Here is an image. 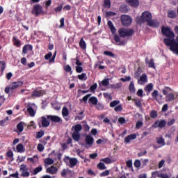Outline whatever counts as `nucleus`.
Wrapping results in <instances>:
<instances>
[{
	"label": "nucleus",
	"instance_id": "obj_1",
	"mask_svg": "<svg viewBox=\"0 0 178 178\" xmlns=\"http://www.w3.org/2000/svg\"><path fill=\"white\" fill-rule=\"evenodd\" d=\"M163 42L166 47H170V51L178 55V35L176 38L172 39H164Z\"/></svg>",
	"mask_w": 178,
	"mask_h": 178
},
{
	"label": "nucleus",
	"instance_id": "obj_2",
	"mask_svg": "<svg viewBox=\"0 0 178 178\" xmlns=\"http://www.w3.org/2000/svg\"><path fill=\"white\" fill-rule=\"evenodd\" d=\"M83 130V126L81 124H77L72 126V131H74L72 134V137L74 141H80V131Z\"/></svg>",
	"mask_w": 178,
	"mask_h": 178
},
{
	"label": "nucleus",
	"instance_id": "obj_3",
	"mask_svg": "<svg viewBox=\"0 0 178 178\" xmlns=\"http://www.w3.org/2000/svg\"><path fill=\"white\" fill-rule=\"evenodd\" d=\"M152 19V14L148 11H145L142 13L140 17H136L137 23L142 24V23L149 22Z\"/></svg>",
	"mask_w": 178,
	"mask_h": 178
},
{
	"label": "nucleus",
	"instance_id": "obj_4",
	"mask_svg": "<svg viewBox=\"0 0 178 178\" xmlns=\"http://www.w3.org/2000/svg\"><path fill=\"white\" fill-rule=\"evenodd\" d=\"M161 33L163 35L167 37L166 38H164V40H173V38L176 37L173 31L170 30V28L168 26H162Z\"/></svg>",
	"mask_w": 178,
	"mask_h": 178
},
{
	"label": "nucleus",
	"instance_id": "obj_5",
	"mask_svg": "<svg viewBox=\"0 0 178 178\" xmlns=\"http://www.w3.org/2000/svg\"><path fill=\"white\" fill-rule=\"evenodd\" d=\"M119 36L122 38H126V37H131L134 34V29H129L126 28H120L118 30Z\"/></svg>",
	"mask_w": 178,
	"mask_h": 178
},
{
	"label": "nucleus",
	"instance_id": "obj_6",
	"mask_svg": "<svg viewBox=\"0 0 178 178\" xmlns=\"http://www.w3.org/2000/svg\"><path fill=\"white\" fill-rule=\"evenodd\" d=\"M32 15H34L35 17L40 16V15H47V12L44 11L42 6L40 4H35L32 9Z\"/></svg>",
	"mask_w": 178,
	"mask_h": 178
},
{
	"label": "nucleus",
	"instance_id": "obj_7",
	"mask_svg": "<svg viewBox=\"0 0 178 178\" xmlns=\"http://www.w3.org/2000/svg\"><path fill=\"white\" fill-rule=\"evenodd\" d=\"M120 19H121V24L124 27H129V26H130L133 22L131 17L127 15H122L120 17Z\"/></svg>",
	"mask_w": 178,
	"mask_h": 178
},
{
	"label": "nucleus",
	"instance_id": "obj_8",
	"mask_svg": "<svg viewBox=\"0 0 178 178\" xmlns=\"http://www.w3.org/2000/svg\"><path fill=\"white\" fill-rule=\"evenodd\" d=\"M22 177H30V172H29V168L25 164H22L19 167Z\"/></svg>",
	"mask_w": 178,
	"mask_h": 178
},
{
	"label": "nucleus",
	"instance_id": "obj_9",
	"mask_svg": "<svg viewBox=\"0 0 178 178\" xmlns=\"http://www.w3.org/2000/svg\"><path fill=\"white\" fill-rule=\"evenodd\" d=\"M64 162L66 163H67V162H70V168H74V166H76L79 163V161L74 157L70 158L69 156H65L64 158Z\"/></svg>",
	"mask_w": 178,
	"mask_h": 178
},
{
	"label": "nucleus",
	"instance_id": "obj_10",
	"mask_svg": "<svg viewBox=\"0 0 178 178\" xmlns=\"http://www.w3.org/2000/svg\"><path fill=\"white\" fill-rule=\"evenodd\" d=\"M47 120H49L53 123H62V122H63L62 118L58 115H47Z\"/></svg>",
	"mask_w": 178,
	"mask_h": 178
},
{
	"label": "nucleus",
	"instance_id": "obj_11",
	"mask_svg": "<svg viewBox=\"0 0 178 178\" xmlns=\"http://www.w3.org/2000/svg\"><path fill=\"white\" fill-rule=\"evenodd\" d=\"M51 124L49 121L47 120V118L45 116H42L40 118V121L38 122V126L40 128L41 127H48Z\"/></svg>",
	"mask_w": 178,
	"mask_h": 178
},
{
	"label": "nucleus",
	"instance_id": "obj_12",
	"mask_svg": "<svg viewBox=\"0 0 178 178\" xmlns=\"http://www.w3.org/2000/svg\"><path fill=\"white\" fill-rule=\"evenodd\" d=\"M166 126V121L165 120H157L152 125V127L154 129H158L159 127L160 129H163Z\"/></svg>",
	"mask_w": 178,
	"mask_h": 178
},
{
	"label": "nucleus",
	"instance_id": "obj_13",
	"mask_svg": "<svg viewBox=\"0 0 178 178\" xmlns=\"http://www.w3.org/2000/svg\"><path fill=\"white\" fill-rule=\"evenodd\" d=\"M85 143L86 145H88V146H86V148H90L92 147V145H94V138L90 135H87L85 137Z\"/></svg>",
	"mask_w": 178,
	"mask_h": 178
},
{
	"label": "nucleus",
	"instance_id": "obj_14",
	"mask_svg": "<svg viewBox=\"0 0 178 178\" xmlns=\"http://www.w3.org/2000/svg\"><path fill=\"white\" fill-rule=\"evenodd\" d=\"M44 92H45V91H44L43 90H40L38 88H36L32 92L31 97H33V98H34V97L35 98H39L40 97H42V95H44Z\"/></svg>",
	"mask_w": 178,
	"mask_h": 178
},
{
	"label": "nucleus",
	"instance_id": "obj_15",
	"mask_svg": "<svg viewBox=\"0 0 178 178\" xmlns=\"http://www.w3.org/2000/svg\"><path fill=\"white\" fill-rule=\"evenodd\" d=\"M152 97L155 99L157 102H159L161 99H162V95L159 94V92L157 90H154L152 93Z\"/></svg>",
	"mask_w": 178,
	"mask_h": 178
},
{
	"label": "nucleus",
	"instance_id": "obj_16",
	"mask_svg": "<svg viewBox=\"0 0 178 178\" xmlns=\"http://www.w3.org/2000/svg\"><path fill=\"white\" fill-rule=\"evenodd\" d=\"M114 41L116 42V45H126V40L120 39V36L118 34L114 35Z\"/></svg>",
	"mask_w": 178,
	"mask_h": 178
},
{
	"label": "nucleus",
	"instance_id": "obj_17",
	"mask_svg": "<svg viewBox=\"0 0 178 178\" xmlns=\"http://www.w3.org/2000/svg\"><path fill=\"white\" fill-rule=\"evenodd\" d=\"M127 3L131 6L132 8H138L140 6L139 0H126Z\"/></svg>",
	"mask_w": 178,
	"mask_h": 178
},
{
	"label": "nucleus",
	"instance_id": "obj_18",
	"mask_svg": "<svg viewBox=\"0 0 178 178\" xmlns=\"http://www.w3.org/2000/svg\"><path fill=\"white\" fill-rule=\"evenodd\" d=\"M136 138H137V134H130L124 138V143L125 144H129L130 141H131V140H136Z\"/></svg>",
	"mask_w": 178,
	"mask_h": 178
},
{
	"label": "nucleus",
	"instance_id": "obj_19",
	"mask_svg": "<svg viewBox=\"0 0 178 178\" xmlns=\"http://www.w3.org/2000/svg\"><path fill=\"white\" fill-rule=\"evenodd\" d=\"M46 173H49V175H56L58 173V168L51 165L47 168Z\"/></svg>",
	"mask_w": 178,
	"mask_h": 178
},
{
	"label": "nucleus",
	"instance_id": "obj_20",
	"mask_svg": "<svg viewBox=\"0 0 178 178\" xmlns=\"http://www.w3.org/2000/svg\"><path fill=\"white\" fill-rule=\"evenodd\" d=\"M23 86V81H18L17 82H13L10 85V90H17L19 87H22Z\"/></svg>",
	"mask_w": 178,
	"mask_h": 178
},
{
	"label": "nucleus",
	"instance_id": "obj_21",
	"mask_svg": "<svg viewBox=\"0 0 178 178\" xmlns=\"http://www.w3.org/2000/svg\"><path fill=\"white\" fill-rule=\"evenodd\" d=\"M167 16L169 19H176L177 17V13H176V10H168Z\"/></svg>",
	"mask_w": 178,
	"mask_h": 178
},
{
	"label": "nucleus",
	"instance_id": "obj_22",
	"mask_svg": "<svg viewBox=\"0 0 178 178\" xmlns=\"http://www.w3.org/2000/svg\"><path fill=\"white\" fill-rule=\"evenodd\" d=\"M159 22H158V20L156 19H150L148 22H147V26H149V27H159Z\"/></svg>",
	"mask_w": 178,
	"mask_h": 178
},
{
	"label": "nucleus",
	"instance_id": "obj_23",
	"mask_svg": "<svg viewBox=\"0 0 178 178\" xmlns=\"http://www.w3.org/2000/svg\"><path fill=\"white\" fill-rule=\"evenodd\" d=\"M28 51H33V45L31 44H25L22 48V54L27 55L29 54Z\"/></svg>",
	"mask_w": 178,
	"mask_h": 178
},
{
	"label": "nucleus",
	"instance_id": "obj_24",
	"mask_svg": "<svg viewBox=\"0 0 178 178\" xmlns=\"http://www.w3.org/2000/svg\"><path fill=\"white\" fill-rule=\"evenodd\" d=\"M13 42L15 47H17V48H20L22 47V42L16 36L13 37Z\"/></svg>",
	"mask_w": 178,
	"mask_h": 178
},
{
	"label": "nucleus",
	"instance_id": "obj_25",
	"mask_svg": "<svg viewBox=\"0 0 178 178\" xmlns=\"http://www.w3.org/2000/svg\"><path fill=\"white\" fill-rule=\"evenodd\" d=\"M119 10L121 13H129V7L126 4H122L120 6Z\"/></svg>",
	"mask_w": 178,
	"mask_h": 178
},
{
	"label": "nucleus",
	"instance_id": "obj_26",
	"mask_svg": "<svg viewBox=\"0 0 178 178\" xmlns=\"http://www.w3.org/2000/svg\"><path fill=\"white\" fill-rule=\"evenodd\" d=\"M145 63L146 65H148L149 67H151L152 69H155V63L154 62V58L150 59V61H149L148 58H147L145 59Z\"/></svg>",
	"mask_w": 178,
	"mask_h": 178
},
{
	"label": "nucleus",
	"instance_id": "obj_27",
	"mask_svg": "<svg viewBox=\"0 0 178 178\" xmlns=\"http://www.w3.org/2000/svg\"><path fill=\"white\" fill-rule=\"evenodd\" d=\"M107 24H108L111 33H113V34H115L116 33V28H115V26H113V23L112 22V21H108Z\"/></svg>",
	"mask_w": 178,
	"mask_h": 178
},
{
	"label": "nucleus",
	"instance_id": "obj_28",
	"mask_svg": "<svg viewBox=\"0 0 178 178\" xmlns=\"http://www.w3.org/2000/svg\"><path fill=\"white\" fill-rule=\"evenodd\" d=\"M148 81V76H147V74H143L140 77V79L138 80V83H147Z\"/></svg>",
	"mask_w": 178,
	"mask_h": 178
},
{
	"label": "nucleus",
	"instance_id": "obj_29",
	"mask_svg": "<svg viewBox=\"0 0 178 178\" xmlns=\"http://www.w3.org/2000/svg\"><path fill=\"white\" fill-rule=\"evenodd\" d=\"M79 47L81 49H87V44L86 43V41H84V39L83 38H81L79 41Z\"/></svg>",
	"mask_w": 178,
	"mask_h": 178
},
{
	"label": "nucleus",
	"instance_id": "obj_30",
	"mask_svg": "<svg viewBox=\"0 0 178 178\" xmlns=\"http://www.w3.org/2000/svg\"><path fill=\"white\" fill-rule=\"evenodd\" d=\"M16 148H17V152H19L20 154L26 151L24 146L22 143L18 144Z\"/></svg>",
	"mask_w": 178,
	"mask_h": 178
},
{
	"label": "nucleus",
	"instance_id": "obj_31",
	"mask_svg": "<svg viewBox=\"0 0 178 178\" xmlns=\"http://www.w3.org/2000/svg\"><path fill=\"white\" fill-rule=\"evenodd\" d=\"M99 86H103V87H108L109 86V79H104L102 82H99Z\"/></svg>",
	"mask_w": 178,
	"mask_h": 178
},
{
	"label": "nucleus",
	"instance_id": "obj_32",
	"mask_svg": "<svg viewBox=\"0 0 178 178\" xmlns=\"http://www.w3.org/2000/svg\"><path fill=\"white\" fill-rule=\"evenodd\" d=\"M175 99V95L173 93H170L165 97L166 102H172Z\"/></svg>",
	"mask_w": 178,
	"mask_h": 178
},
{
	"label": "nucleus",
	"instance_id": "obj_33",
	"mask_svg": "<svg viewBox=\"0 0 178 178\" xmlns=\"http://www.w3.org/2000/svg\"><path fill=\"white\" fill-rule=\"evenodd\" d=\"M129 92H131V94H134V92H136V88H134V81L130 82V84L129 86Z\"/></svg>",
	"mask_w": 178,
	"mask_h": 178
},
{
	"label": "nucleus",
	"instance_id": "obj_34",
	"mask_svg": "<svg viewBox=\"0 0 178 178\" xmlns=\"http://www.w3.org/2000/svg\"><path fill=\"white\" fill-rule=\"evenodd\" d=\"M152 90H154V84L152 83H148L145 88V91H147L148 94H149Z\"/></svg>",
	"mask_w": 178,
	"mask_h": 178
},
{
	"label": "nucleus",
	"instance_id": "obj_35",
	"mask_svg": "<svg viewBox=\"0 0 178 178\" xmlns=\"http://www.w3.org/2000/svg\"><path fill=\"white\" fill-rule=\"evenodd\" d=\"M89 102L92 105H97L98 104V99L95 97H91L89 98Z\"/></svg>",
	"mask_w": 178,
	"mask_h": 178
},
{
	"label": "nucleus",
	"instance_id": "obj_36",
	"mask_svg": "<svg viewBox=\"0 0 178 178\" xmlns=\"http://www.w3.org/2000/svg\"><path fill=\"white\" fill-rule=\"evenodd\" d=\"M44 166H47V165H54V159L51 158H46L44 159Z\"/></svg>",
	"mask_w": 178,
	"mask_h": 178
},
{
	"label": "nucleus",
	"instance_id": "obj_37",
	"mask_svg": "<svg viewBox=\"0 0 178 178\" xmlns=\"http://www.w3.org/2000/svg\"><path fill=\"white\" fill-rule=\"evenodd\" d=\"M42 171V166L39 165L38 167H36L35 169L33 170V175H38L40 172Z\"/></svg>",
	"mask_w": 178,
	"mask_h": 178
},
{
	"label": "nucleus",
	"instance_id": "obj_38",
	"mask_svg": "<svg viewBox=\"0 0 178 178\" xmlns=\"http://www.w3.org/2000/svg\"><path fill=\"white\" fill-rule=\"evenodd\" d=\"M97 168L99 170H105V169H106V167L105 166V163H104L103 162H99V163H97Z\"/></svg>",
	"mask_w": 178,
	"mask_h": 178
},
{
	"label": "nucleus",
	"instance_id": "obj_39",
	"mask_svg": "<svg viewBox=\"0 0 178 178\" xmlns=\"http://www.w3.org/2000/svg\"><path fill=\"white\" fill-rule=\"evenodd\" d=\"M8 122H9V117H6L5 119L1 120L0 121V126L5 127V125L8 124Z\"/></svg>",
	"mask_w": 178,
	"mask_h": 178
},
{
	"label": "nucleus",
	"instance_id": "obj_40",
	"mask_svg": "<svg viewBox=\"0 0 178 178\" xmlns=\"http://www.w3.org/2000/svg\"><path fill=\"white\" fill-rule=\"evenodd\" d=\"M0 68L1 73H3V72H5V69H6V63H5L4 60L0 61Z\"/></svg>",
	"mask_w": 178,
	"mask_h": 178
},
{
	"label": "nucleus",
	"instance_id": "obj_41",
	"mask_svg": "<svg viewBox=\"0 0 178 178\" xmlns=\"http://www.w3.org/2000/svg\"><path fill=\"white\" fill-rule=\"evenodd\" d=\"M157 140V144H159L160 145H165V139L162 136L156 138Z\"/></svg>",
	"mask_w": 178,
	"mask_h": 178
},
{
	"label": "nucleus",
	"instance_id": "obj_42",
	"mask_svg": "<svg viewBox=\"0 0 178 178\" xmlns=\"http://www.w3.org/2000/svg\"><path fill=\"white\" fill-rule=\"evenodd\" d=\"M62 9H63V3H61L58 7L55 8L54 12L56 13H60V12H62Z\"/></svg>",
	"mask_w": 178,
	"mask_h": 178
},
{
	"label": "nucleus",
	"instance_id": "obj_43",
	"mask_svg": "<svg viewBox=\"0 0 178 178\" xmlns=\"http://www.w3.org/2000/svg\"><path fill=\"white\" fill-rule=\"evenodd\" d=\"M111 0H104L103 6L109 9L111 8Z\"/></svg>",
	"mask_w": 178,
	"mask_h": 178
},
{
	"label": "nucleus",
	"instance_id": "obj_44",
	"mask_svg": "<svg viewBox=\"0 0 178 178\" xmlns=\"http://www.w3.org/2000/svg\"><path fill=\"white\" fill-rule=\"evenodd\" d=\"M17 129L19 131V133H22V131L24 130V127L23 126L22 122H20L19 123L17 124Z\"/></svg>",
	"mask_w": 178,
	"mask_h": 178
},
{
	"label": "nucleus",
	"instance_id": "obj_45",
	"mask_svg": "<svg viewBox=\"0 0 178 178\" xmlns=\"http://www.w3.org/2000/svg\"><path fill=\"white\" fill-rule=\"evenodd\" d=\"M45 134V131L43 130H40V131L36 133V137L35 138H41L42 137H44V135Z\"/></svg>",
	"mask_w": 178,
	"mask_h": 178
},
{
	"label": "nucleus",
	"instance_id": "obj_46",
	"mask_svg": "<svg viewBox=\"0 0 178 178\" xmlns=\"http://www.w3.org/2000/svg\"><path fill=\"white\" fill-rule=\"evenodd\" d=\"M27 111L29 112L30 116H35V112L34 111V108L31 106H29L27 108Z\"/></svg>",
	"mask_w": 178,
	"mask_h": 178
},
{
	"label": "nucleus",
	"instance_id": "obj_47",
	"mask_svg": "<svg viewBox=\"0 0 178 178\" xmlns=\"http://www.w3.org/2000/svg\"><path fill=\"white\" fill-rule=\"evenodd\" d=\"M64 70L67 73H70V74H73V71H72V67H70V65H67L64 67Z\"/></svg>",
	"mask_w": 178,
	"mask_h": 178
},
{
	"label": "nucleus",
	"instance_id": "obj_48",
	"mask_svg": "<svg viewBox=\"0 0 178 178\" xmlns=\"http://www.w3.org/2000/svg\"><path fill=\"white\" fill-rule=\"evenodd\" d=\"M103 54L104 55H106V56H110L111 58H115V54L109 51H104Z\"/></svg>",
	"mask_w": 178,
	"mask_h": 178
},
{
	"label": "nucleus",
	"instance_id": "obj_49",
	"mask_svg": "<svg viewBox=\"0 0 178 178\" xmlns=\"http://www.w3.org/2000/svg\"><path fill=\"white\" fill-rule=\"evenodd\" d=\"M78 79L79 80H83L86 81V80H87V74L82 73L81 74L78 75Z\"/></svg>",
	"mask_w": 178,
	"mask_h": 178
},
{
	"label": "nucleus",
	"instance_id": "obj_50",
	"mask_svg": "<svg viewBox=\"0 0 178 178\" xmlns=\"http://www.w3.org/2000/svg\"><path fill=\"white\" fill-rule=\"evenodd\" d=\"M6 155H7L8 158L11 159V161H15V159L13 158V152L12 150H8L6 152Z\"/></svg>",
	"mask_w": 178,
	"mask_h": 178
},
{
	"label": "nucleus",
	"instance_id": "obj_51",
	"mask_svg": "<svg viewBox=\"0 0 178 178\" xmlns=\"http://www.w3.org/2000/svg\"><path fill=\"white\" fill-rule=\"evenodd\" d=\"M157 117H158V112H156V111L155 110H152L150 112V118H152V119H155Z\"/></svg>",
	"mask_w": 178,
	"mask_h": 178
},
{
	"label": "nucleus",
	"instance_id": "obj_52",
	"mask_svg": "<svg viewBox=\"0 0 178 178\" xmlns=\"http://www.w3.org/2000/svg\"><path fill=\"white\" fill-rule=\"evenodd\" d=\"M120 104V102L119 100H114L110 103L111 108H115V106L119 105Z\"/></svg>",
	"mask_w": 178,
	"mask_h": 178
},
{
	"label": "nucleus",
	"instance_id": "obj_53",
	"mask_svg": "<svg viewBox=\"0 0 178 178\" xmlns=\"http://www.w3.org/2000/svg\"><path fill=\"white\" fill-rule=\"evenodd\" d=\"M62 115L65 118L66 116H69V110H67V108L64 107L62 110Z\"/></svg>",
	"mask_w": 178,
	"mask_h": 178
},
{
	"label": "nucleus",
	"instance_id": "obj_54",
	"mask_svg": "<svg viewBox=\"0 0 178 178\" xmlns=\"http://www.w3.org/2000/svg\"><path fill=\"white\" fill-rule=\"evenodd\" d=\"M101 161L104 162V163H106L107 165H109L110 163H112V159H111V158L109 157H106V158L102 159Z\"/></svg>",
	"mask_w": 178,
	"mask_h": 178
},
{
	"label": "nucleus",
	"instance_id": "obj_55",
	"mask_svg": "<svg viewBox=\"0 0 178 178\" xmlns=\"http://www.w3.org/2000/svg\"><path fill=\"white\" fill-rule=\"evenodd\" d=\"M116 15H118V14L116 13H115V12H112V11H107V12H106V17H112L113 16H116Z\"/></svg>",
	"mask_w": 178,
	"mask_h": 178
},
{
	"label": "nucleus",
	"instance_id": "obj_56",
	"mask_svg": "<svg viewBox=\"0 0 178 178\" xmlns=\"http://www.w3.org/2000/svg\"><path fill=\"white\" fill-rule=\"evenodd\" d=\"M122 86V82H120V83L111 85V88H114L115 90H116L118 88H120Z\"/></svg>",
	"mask_w": 178,
	"mask_h": 178
},
{
	"label": "nucleus",
	"instance_id": "obj_57",
	"mask_svg": "<svg viewBox=\"0 0 178 178\" xmlns=\"http://www.w3.org/2000/svg\"><path fill=\"white\" fill-rule=\"evenodd\" d=\"M37 149L39 151V152H42V151L44 149V145H42V143H39L38 145Z\"/></svg>",
	"mask_w": 178,
	"mask_h": 178
},
{
	"label": "nucleus",
	"instance_id": "obj_58",
	"mask_svg": "<svg viewBox=\"0 0 178 178\" xmlns=\"http://www.w3.org/2000/svg\"><path fill=\"white\" fill-rule=\"evenodd\" d=\"M91 94H88L86 96H84L81 99H80V102H87L88 100V97H90Z\"/></svg>",
	"mask_w": 178,
	"mask_h": 178
},
{
	"label": "nucleus",
	"instance_id": "obj_59",
	"mask_svg": "<svg viewBox=\"0 0 178 178\" xmlns=\"http://www.w3.org/2000/svg\"><path fill=\"white\" fill-rule=\"evenodd\" d=\"M135 168H140L141 166V161L140 160H136L134 163Z\"/></svg>",
	"mask_w": 178,
	"mask_h": 178
},
{
	"label": "nucleus",
	"instance_id": "obj_60",
	"mask_svg": "<svg viewBox=\"0 0 178 178\" xmlns=\"http://www.w3.org/2000/svg\"><path fill=\"white\" fill-rule=\"evenodd\" d=\"M143 121H138L136 124V129L138 130V129H141L143 127Z\"/></svg>",
	"mask_w": 178,
	"mask_h": 178
},
{
	"label": "nucleus",
	"instance_id": "obj_61",
	"mask_svg": "<svg viewBox=\"0 0 178 178\" xmlns=\"http://www.w3.org/2000/svg\"><path fill=\"white\" fill-rule=\"evenodd\" d=\"M109 175V170H106L104 171L103 172L99 174L100 177H104L105 176H108Z\"/></svg>",
	"mask_w": 178,
	"mask_h": 178
},
{
	"label": "nucleus",
	"instance_id": "obj_62",
	"mask_svg": "<svg viewBox=\"0 0 178 178\" xmlns=\"http://www.w3.org/2000/svg\"><path fill=\"white\" fill-rule=\"evenodd\" d=\"M44 3L45 4V8L48 9V8L51 6L52 3V0H48L47 1H44Z\"/></svg>",
	"mask_w": 178,
	"mask_h": 178
},
{
	"label": "nucleus",
	"instance_id": "obj_63",
	"mask_svg": "<svg viewBox=\"0 0 178 178\" xmlns=\"http://www.w3.org/2000/svg\"><path fill=\"white\" fill-rule=\"evenodd\" d=\"M135 105H136L138 108H143V104L140 100H135Z\"/></svg>",
	"mask_w": 178,
	"mask_h": 178
},
{
	"label": "nucleus",
	"instance_id": "obj_64",
	"mask_svg": "<svg viewBox=\"0 0 178 178\" xmlns=\"http://www.w3.org/2000/svg\"><path fill=\"white\" fill-rule=\"evenodd\" d=\"M158 177L161 178H170L168 174H160Z\"/></svg>",
	"mask_w": 178,
	"mask_h": 178
}]
</instances>
